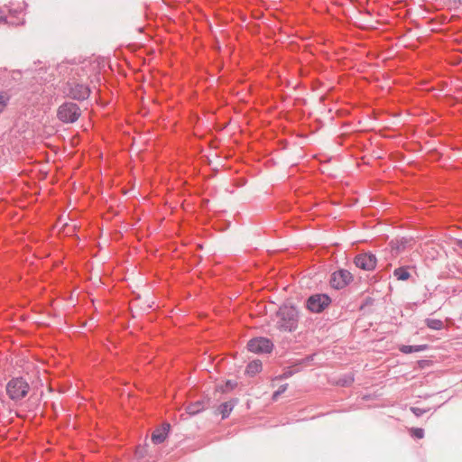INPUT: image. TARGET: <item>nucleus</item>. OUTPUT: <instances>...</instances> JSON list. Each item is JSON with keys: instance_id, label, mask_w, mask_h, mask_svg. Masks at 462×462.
<instances>
[{"instance_id": "obj_2", "label": "nucleus", "mask_w": 462, "mask_h": 462, "mask_svg": "<svg viewBox=\"0 0 462 462\" xmlns=\"http://www.w3.org/2000/svg\"><path fill=\"white\" fill-rule=\"evenodd\" d=\"M30 385L22 377L10 380L6 385V393L13 401H19L24 398L29 393Z\"/></svg>"}, {"instance_id": "obj_16", "label": "nucleus", "mask_w": 462, "mask_h": 462, "mask_svg": "<svg viewBox=\"0 0 462 462\" xmlns=\"http://www.w3.org/2000/svg\"><path fill=\"white\" fill-rule=\"evenodd\" d=\"M10 99V97L6 93H0V114L5 110L8 101Z\"/></svg>"}, {"instance_id": "obj_19", "label": "nucleus", "mask_w": 462, "mask_h": 462, "mask_svg": "<svg viewBox=\"0 0 462 462\" xmlns=\"http://www.w3.org/2000/svg\"><path fill=\"white\" fill-rule=\"evenodd\" d=\"M411 411L416 416H420L422 413L421 410L419 408H411Z\"/></svg>"}, {"instance_id": "obj_22", "label": "nucleus", "mask_w": 462, "mask_h": 462, "mask_svg": "<svg viewBox=\"0 0 462 462\" xmlns=\"http://www.w3.org/2000/svg\"><path fill=\"white\" fill-rule=\"evenodd\" d=\"M458 245H459V247L462 249V241H459V242H458Z\"/></svg>"}, {"instance_id": "obj_20", "label": "nucleus", "mask_w": 462, "mask_h": 462, "mask_svg": "<svg viewBox=\"0 0 462 462\" xmlns=\"http://www.w3.org/2000/svg\"><path fill=\"white\" fill-rule=\"evenodd\" d=\"M5 16L4 14V12L2 11V9L0 8V23L5 22Z\"/></svg>"}, {"instance_id": "obj_23", "label": "nucleus", "mask_w": 462, "mask_h": 462, "mask_svg": "<svg viewBox=\"0 0 462 462\" xmlns=\"http://www.w3.org/2000/svg\"><path fill=\"white\" fill-rule=\"evenodd\" d=\"M462 4V0H458Z\"/></svg>"}, {"instance_id": "obj_6", "label": "nucleus", "mask_w": 462, "mask_h": 462, "mask_svg": "<svg viewBox=\"0 0 462 462\" xmlns=\"http://www.w3.org/2000/svg\"><path fill=\"white\" fill-rule=\"evenodd\" d=\"M353 280V275L347 270L335 272L330 280L331 286L335 289H342Z\"/></svg>"}, {"instance_id": "obj_15", "label": "nucleus", "mask_w": 462, "mask_h": 462, "mask_svg": "<svg viewBox=\"0 0 462 462\" xmlns=\"http://www.w3.org/2000/svg\"><path fill=\"white\" fill-rule=\"evenodd\" d=\"M426 324L431 329L440 330L443 328V322L439 319H428Z\"/></svg>"}, {"instance_id": "obj_13", "label": "nucleus", "mask_w": 462, "mask_h": 462, "mask_svg": "<svg viewBox=\"0 0 462 462\" xmlns=\"http://www.w3.org/2000/svg\"><path fill=\"white\" fill-rule=\"evenodd\" d=\"M204 409V405L202 402H196L194 403L189 404L187 408V413L189 415H196Z\"/></svg>"}, {"instance_id": "obj_11", "label": "nucleus", "mask_w": 462, "mask_h": 462, "mask_svg": "<svg viewBox=\"0 0 462 462\" xmlns=\"http://www.w3.org/2000/svg\"><path fill=\"white\" fill-rule=\"evenodd\" d=\"M166 437H167V429L166 428L158 429V430H154L153 433L152 434V440L155 444H160L166 439Z\"/></svg>"}, {"instance_id": "obj_12", "label": "nucleus", "mask_w": 462, "mask_h": 462, "mask_svg": "<svg viewBox=\"0 0 462 462\" xmlns=\"http://www.w3.org/2000/svg\"><path fill=\"white\" fill-rule=\"evenodd\" d=\"M427 348L426 345H420V346H405L402 345L400 346V351H402L404 354H410L412 352H420L422 350H425Z\"/></svg>"}, {"instance_id": "obj_14", "label": "nucleus", "mask_w": 462, "mask_h": 462, "mask_svg": "<svg viewBox=\"0 0 462 462\" xmlns=\"http://www.w3.org/2000/svg\"><path fill=\"white\" fill-rule=\"evenodd\" d=\"M394 276L399 281H406L410 278L411 274L408 272L407 268L405 267H400L394 270L393 272Z\"/></svg>"}, {"instance_id": "obj_21", "label": "nucleus", "mask_w": 462, "mask_h": 462, "mask_svg": "<svg viewBox=\"0 0 462 462\" xmlns=\"http://www.w3.org/2000/svg\"><path fill=\"white\" fill-rule=\"evenodd\" d=\"M234 385H235V383H232L230 381H227V382H226V386H227V387L233 388V387H234Z\"/></svg>"}, {"instance_id": "obj_3", "label": "nucleus", "mask_w": 462, "mask_h": 462, "mask_svg": "<svg viewBox=\"0 0 462 462\" xmlns=\"http://www.w3.org/2000/svg\"><path fill=\"white\" fill-rule=\"evenodd\" d=\"M80 116L79 106L74 103H66L60 106L58 109V117L65 123H73Z\"/></svg>"}, {"instance_id": "obj_4", "label": "nucleus", "mask_w": 462, "mask_h": 462, "mask_svg": "<svg viewBox=\"0 0 462 462\" xmlns=\"http://www.w3.org/2000/svg\"><path fill=\"white\" fill-rule=\"evenodd\" d=\"M330 303V299L326 294H315L307 300V308L315 313L321 312Z\"/></svg>"}, {"instance_id": "obj_9", "label": "nucleus", "mask_w": 462, "mask_h": 462, "mask_svg": "<svg viewBox=\"0 0 462 462\" xmlns=\"http://www.w3.org/2000/svg\"><path fill=\"white\" fill-rule=\"evenodd\" d=\"M235 403L232 401L224 402L218 407V413L221 414L223 419H226L229 416L231 411H233Z\"/></svg>"}, {"instance_id": "obj_7", "label": "nucleus", "mask_w": 462, "mask_h": 462, "mask_svg": "<svg viewBox=\"0 0 462 462\" xmlns=\"http://www.w3.org/2000/svg\"><path fill=\"white\" fill-rule=\"evenodd\" d=\"M354 262L356 267L365 271H372L376 266L377 259L372 254H361L355 257Z\"/></svg>"}, {"instance_id": "obj_18", "label": "nucleus", "mask_w": 462, "mask_h": 462, "mask_svg": "<svg viewBox=\"0 0 462 462\" xmlns=\"http://www.w3.org/2000/svg\"><path fill=\"white\" fill-rule=\"evenodd\" d=\"M287 384H283L279 387V389L273 393V399L277 400L278 396L281 395L282 393H284L287 390Z\"/></svg>"}, {"instance_id": "obj_5", "label": "nucleus", "mask_w": 462, "mask_h": 462, "mask_svg": "<svg viewBox=\"0 0 462 462\" xmlns=\"http://www.w3.org/2000/svg\"><path fill=\"white\" fill-rule=\"evenodd\" d=\"M273 346V343L265 337L253 338L247 343L248 350L255 354L270 353Z\"/></svg>"}, {"instance_id": "obj_17", "label": "nucleus", "mask_w": 462, "mask_h": 462, "mask_svg": "<svg viewBox=\"0 0 462 462\" xmlns=\"http://www.w3.org/2000/svg\"><path fill=\"white\" fill-rule=\"evenodd\" d=\"M410 433L416 439H422L424 437V430L420 428H411Z\"/></svg>"}, {"instance_id": "obj_10", "label": "nucleus", "mask_w": 462, "mask_h": 462, "mask_svg": "<svg viewBox=\"0 0 462 462\" xmlns=\"http://www.w3.org/2000/svg\"><path fill=\"white\" fill-rule=\"evenodd\" d=\"M262 370V362L260 360H254L246 366V374L254 376Z\"/></svg>"}, {"instance_id": "obj_1", "label": "nucleus", "mask_w": 462, "mask_h": 462, "mask_svg": "<svg viewBox=\"0 0 462 462\" xmlns=\"http://www.w3.org/2000/svg\"><path fill=\"white\" fill-rule=\"evenodd\" d=\"M276 327L281 331L291 332L297 328L298 313L293 307L282 306L276 314Z\"/></svg>"}, {"instance_id": "obj_8", "label": "nucleus", "mask_w": 462, "mask_h": 462, "mask_svg": "<svg viewBox=\"0 0 462 462\" xmlns=\"http://www.w3.org/2000/svg\"><path fill=\"white\" fill-rule=\"evenodd\" d=\"M69 94L75 99H85L89 95V89L83 84H74L70 87Z\"/></svg>"}]
</instances>
